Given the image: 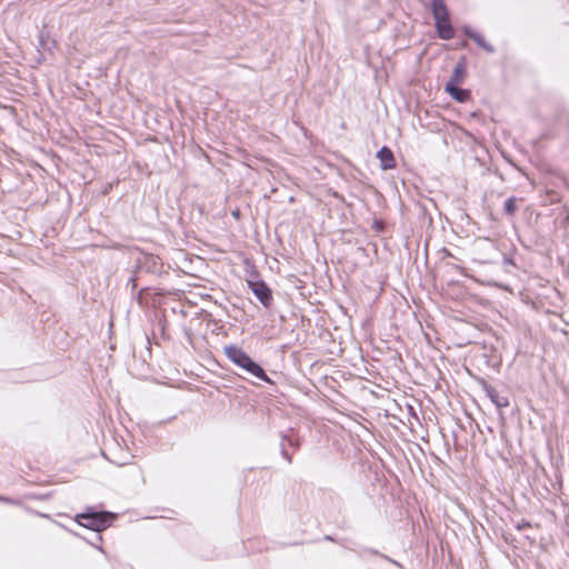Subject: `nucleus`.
Instances as JSON below:
<instances>
[{"label":"nucleus","mask_w":569,"mask_h":569,"mask_svg":"<svg viewBox=\"0 0 569 569\" xmlns=\"http://www.w3.org/2000/svg\"><path fill=\"white\" fill-rule=\"evenodd\" d=\"M112 519L113 515L110 512L88 511L77 515L76 521L84 528L101 532L111 525Z\"/></svg>","instance_id":"obj_1"},{"label":"nucleus","mask_w":569,"mask_h":569,"mask_svg":"<svg viewBox=\"0 0 569 569\" xmlns=\"http://www.w3.org/2000/svg\"><path fill=\"white\" fill-rule=\"evenodd\" d=\"M248 286L256 296V298L262 303L263 307L269 308L272 303V293L267 283L262 280H249Z\"/></svg>","instance_id":"obj_2"},{"label":"nucleus","mask_w":569,"mask_h":569,"mask_svg":"<svg viewBox=\"0 0 569 569\" xmlns=\"http://www.w3.org/2000/svg\"><path fill=\"white\" fill-rule=\"evenodd\" d=\"M223 352L232 363L240 368L242 365H246V360L249 359V356L241 348L234 345L224 346Z\"/></svg>","instance_id":"obj_3"},{"label":"nucleus","mask_w":569,"mask_h":569,"mask_svg":"<svg viewBox=\"0 0 569 569\" xmlns=\"http://www.w3.org/2000/svg\"><path fill=\"white\" fill-rule=\"evenodd\" d=\"M435 26L440 39L450 40L453 38L455 31L449 17L436 19Z\"/></svg>","instance_id":"obj_4"},{"label":"nucleus","mask_w":569,"mask_h":569,"mask_svg":"<svg viewBox=\"0 0 569 569\" xmlns=\"http://www.w3.org/2000/svg\"><path fill=\"white\" fill-rule=\"evenodd\" d=\"M241 368L246 372L257 377L258 379H260L264 382L271 383L270 378L267 376V373L264 372L262 367L260 365H258L256 361H253L250 357L248 360H246V365H242Z\"/></svg>","instance_id":"obj_5"},{"label":"nucleus","mask_w":569,"mask_h":569,"mask_svg":"<svg viewBox=\"0 0 569 569\" xmlns=\"http://www.w3.org/2000/svg\"><path fill=\"white\" fill-rule=\"evenodd\" d=\"M463 33L472 39L479 47H481L482 49H485L487 52L489 53H492L495 52V49L493 47L488 43L485 38L477 31L472 30L470 27L466 26L463 27Z\"/></svg>","instance_id":"obj_6"},{"label":"nucleus","mask_w":569,"mask_h":569,"mask_svg":"<svg viewBox=\"0 0 569 569\" xmlns=\"http://www.w3.org/2000/svg\"><path fill=\"white\" fill-rule=\"evenodd\" d=\"M377 157L381 161V166L385 170L392 169L396 166L395 157L392 151L388 147H382L378 152Z\"/></svg>","instance_id":"obj_7"},{"label":"nucleus","mask_w":569,"mask_h":569,"mask_svg":"<svg viewBox=\"0 0 569 569\" xmlns=\"http://www.w3.org/2000/svg\"><path fill=\"white\" fill-rule=\"evenodd\" d=\"M286 446L291 447L292 449L297 450L300 447V442L296 439H292L289 435H281V456L291 463L292 459L291 456L288 453Z\"/></svg>","instance_id":"obj_8"},{"label":"nucleus","mask_w":569,"mask_h":569,"mask_svg":"<svg viewBox=\"0 0 569 569\" xmlns=\"http://www.w3.org/2000/svg\"><path fill=\"white\" fill-rule=\"evenodd\" d=\"M445 89L458 102H465L470 97V92L468 90L461 89L452 83H446Z\"/></svg>","instance_id":"obj_9"},{"label":"nucleus","mask_w":569,"mask_h":569,"mask_svg":"<svg viewBox=\"0 0 569 569\" xmlns=\"http://www.w3.org/2000/svg\"><path fill=\"white\" fill-rule=\"evenodd\" d=\"M466 77V63L465 59L460 60L453 68L452 74L447 83L458 86L463 81Z\"/></svg>","instance_id":"obj_10"},{"label":"nucleus","mask_w":569,"mask_h":569,"mask_svg":"<svg viewBox=\"0 0 569 569\" xmlns=\"http://www.w3.org/2000/svg\"><path fill=\"white\" fill-rule=\"evenodd\" d=\"M431 11L435 20L449 17V12L443 0H432Z\"/></svg>","instance_id":"obj_11"},{"label":"nucleus","mask_w":569,"mask_h":569,"mask_svg":"<svg viewBox=\"0 0 569 569\" xmlns=\"http://www.w3.org/2000/svg\"><path fill=\"white\" fill-rule=\"evenodd\" d=\"M487 393L490 397L491 401L498 408H506L509 406L508 398L498 393V391L493 388L487 389Z\"/></svg>","instance_id":"obj_12"},{"label":"nucleus","mask_w":569,"mask_h":569,"mask_svg":"<svg viewBox=\"0 0 569 569\" xmlns=\"http://www.w3.org/2000/svg\"><path fill=\"white\" fill-rule=\"evenodd\" d=\"M517 199L515 197H510L505 201L503 211L508 216H512L517 211L516 206Z\"/></svg>","instance_id":"obj_13"},{"label":"nucleus","mask_w":569,"mask_h":569,"mask_svg":"<svg viewBox=\"0 0 569 569\" xmlns=\"http://www.w3.org/2000/svg\"><path fill=\"white\" fill-rule=\"evenodd\" d=\"M128 283H130V284H131L132 290H134V289H136L137 284H136V279H134V278H132V277H131V278L129 279Z\"/></svg>","instance_id":"obj_14"},{"label":"nucleus","mask_w":569,"mask_h":569,"mask_svg":"<svg viewBox=\"0 0 569 569\" xmlns=\"http://www.w3.org/2000/svg\"><path fill=\"white\" fill-rule=\"evenodd\" d=\"M0 501H2V502H11V499L0 496Z\"/></svg>","instance_id":"obj_15"},{"label":"nucleus","mask_w":569,"mask_h":569,"mask_svg":"<svg viewBox=\"0 0 569 569\" xmlns=\"http://www.w3.org/2000/svg\"><path fill=\"white\" fill-rule=\"evenodd\" d=\"M527 526H529V525H528V523L518 525V526H517V528H518L519 530H521L522 528H525V527H527Z\"/></svg>","instance_id":"obj_16"},{"label":"nucleus","mask_w":569,"mask_h":569,"mask_svg":"<svg viewBox=\"0 0 569 569\" xmlns=\"http://www.w3.org/2000/svg\"><path fill=\"white\" fill-rule=\"evenodd\" d=\"M326 540H332V538L330 536H326L325 538Z\"/></svg>","instance_id":"obj_17"}]
</instances>
